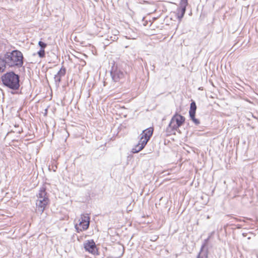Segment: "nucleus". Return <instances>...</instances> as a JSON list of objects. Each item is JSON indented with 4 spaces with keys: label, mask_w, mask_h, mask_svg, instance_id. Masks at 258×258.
<instances>
[{
    "label": "nucleus",
    "mask_w": 258,
    "mask_h": 258,
    "mask_svg": "<svg viewBox=\"0 0 258 258\" xmlns=\"http://www.w3.org/2000/svg\"><path fill=\"white\" fill-rule=\"evenodd\" d=\"M118 39V36H115V35H113L110 37V40L111 41H115L117 40Z\"/></svg>",
    "instance_id": "nucleus-21"
},
{
    "label": "nucleus",
    "mask_w": 258,
    "mask_h": 258,
    "mask_svg": "<svg viewBox=\"0 0 258 258\" xmlns=\"http://www.w3.org/2000/svg\"><path fill=\"white\" fill-rule=\"evenodd\" d=\"M64 74V69L61 68L58 72L57 75H55L54 79L56 82H59L60 81V77Z\"/></svg>",
    "instance_id": "nucleus-13"
},
{
    "label": "nucleus",
    "mask_w": 258,
    "mask_h": 258,
    "mask_svg": "<svg viewBox=\"0 0 258 258\" xmlns=\"http://www.w3.org/2000/svg\"><path fill=\"white\" fill-rule=\"evenodd\" d=\"M113 252L115 256L120 257L124 253V247L122 245H118L113 247Z\"/></svg>",
    "instance_id": "nucleus-9"
},
{
    "label": "nucleus",
    "mask_w": 258,
    "mask_h": 258,
    "mask_svg": "<svg viewBox=\"0 0 258 258\" xmlns=\"http://www.w3.org/2000/svg\"><path fill=\"white\" fill-rule=\"evenodd\" d=\"M187 5V0H180V8L186 9Z\"/></svg>",
    "instance_id": "nucleus-15"
},
{
    "label": "nucleus",
    "mask_w": 258,
    "mask_h": 258,
    "mask_svg": "<svg viewBox=\"0 0 258 258\" xmlns=\"http://www.w3.org/2000/svg\"><path fill=\"white\" fill-rule=\"evenodd\" d=\"M197 258H208L207 252L205 251L204 253H199Z\"/></svg>",
    "instance_id": "nucleus-17"
},
{
    "label": "nucleus",
    "mask_w": 258,
    "mask_h": 258,
    "mask_svg": "<svg viewBox=\"0 0 258 258\" xmlns=\"http://www.w3.org/2000/svg\"><path fill=\"white\" fill-rule=\"evenodd\" d=\"M111 76L114 82H119L123 79L124 74L120 70L115 69L111 71Z\"/></svg>",
    "instance_id": "nucleus-7"
},
{
    "label": "nucleus",
    "mask_w": 258,
    "mask_h": 258,
    "mask_svg": "<svg viewBox=\"0 0 258 258\" xmlns=\"http://www.w3.org/2000/svg\"><path fill=\"white\" fill-rule=\"evenodd\" d=\"M213 233L214 232L211 233L210 234V235L208 236V237L207 239L204 240L203 243L202 244V245L201 246L200 253H204L205 251H207V255H208V249L207 246L208 243V241L210 240V239Z\"/></svg>",
    "instance_id": "nucleus-10"
},
{
    "label": "nucleus",
    "mask_w": 258,
    "mask_h": 258,
    "mask_svg": "<svg viewBox=\"0 0 258 258\" xmlns=\"http://www.w3.org/2000/svg\"><path fill=\"white\" fill-rule=\"evenodd\" d=\"M5 57L2 58L0 56V72H3L6 69V65L7 64L6 62H5Z\"/></svg>",
    "instance_id": "nucleus-12"
},
{
    "label": "nucleus",
    "mask_w": 258,
    "mask_h": 258,
    "mask_svg": "<svg viewBox=\"0 0 258 258\" xmlns=\"http://www.w3.org/2000/svg\"><path fill=\"white\" fill-rule=\"evenodd\" d=\"M37 197V200L36 202L37 210L40 213H42L49 202L45 185L43 184L40 187Z\"/></svg>",
    "instance_id": "nucleus-3"
},
{
    "label": "nucleus",
    "mask_w": 258,
    "mask_h": 258,
    "mask_svg": "<svg viewBox=\"0 0 258 258\" xmlns=\"http://www.w3.org/2000/svg\"><path fill=\"white\" fill-rule=\"evenodd\" d=\"M119 32L117 30L113 31V35H115V36H117L118 35Z\"/></svg>",
    "instance_id": "nucleus-22"
},
{
    "label": "nucleus",
    "mask_w": 258,
    "mask_h": 258,
    "mask_svg": "<svg viewBox=\"0 0 258 258\" xmlns=\"http://www.w3.org/2000/svg\"><path fill=\"white\" fill-rule=\"evenodd\" d=\"M153 133V128L152 127H149L144 130L140 136V139L138 144L132 149V152L136 153L141 151L150 140Z\"/></svg>",
    "instance_id": "nucleus-4"
},
{
    "label": "nucleus",
    "mask_w": 258,
    "mask_h": 258,
    "mask_svg": "<svg viewBox=\"0 0 258 258\" xmlns=\"http://www.w3.org/2000/svg\"><path fill=\"white\" fill-rule=\"evenodd\" d=\"M3 84L5 86L14 90H17L20 87L19 76L13 72H8L1 77Z\"/></svg>",
    "instance_id": "nucleus-2"
},
{
    "label": "nucleus",
    "mask_w": 258,
    "mask_h": 258,
    "mask_svg": "<svg viewBox=\"0 0 258 258\" xmlns=\"http://www.w3.org/2000/svg\"><path fill=\"white\" fill-rule=\"evenodd\" d=\"M38 54L40 57H43L45 55V51L44 49H41L38 52Z\"/></svg>",
    "instance_id": "nucleus-19"
},
{
    "label": "nucleus",
    "mask_w": 258,
    "mask_h": 258,
    "mask_svg": "<svg viewBox=\"0 0 258 258\" xmlns=\"http://www.w3.org/2000/svg\"><path fill=\"white\" fill-rule=\"evenodd\" d=\"M191 119L192 120V121L195 123L196 125H198L200 124V122L199 119L195 118V115H194L193 117H190Z\"/></svg>",
    "instance_id": "nucleus-18"
},
{
    "label": "nucleus",
    "mask_w": 258,
    "mask_h": 258,
    "mask_svg": "<svg viewBox=\"0 0 258 258\" xmlns=\"http://www.w3.org/2000/svg\"><path fill=\"white\" fill-rule=\"evenodd\" d=\"M5 61L11 68H19L23 65V55L22 53L18 50H15L5 54Z\"/></svg>",
    "instance_id": "nucleus-1"
},
{
    "label": "nucleus",
    "mask_w": 258,
    "mask_h": 258,
    "mask_svg": "<svg viewBox=\"0 0 258 258\" xmlns=\"http://www.w3.org/2000/svg\"><path fill=\"white\" fill-rule=\"evenodd\" d=\"M185 11H186V9H184V11H183V8H180L179 11L180 12L181 14H180V15H178V18L179 20H180L184 16Z\"/></svg>",
    "instance_id": "nucleus-16"
},
{
    "label": "nucleus",
    "mask_w": 258,
    "mask_h": 258,
    "mask_svg": "<svg viewBox=\"0 0 258 258\" xmlns=\"http://www.w3.org/2000/svg\"><path fill=\"white\" fill-rule=\"evenodd\" d=\"M84 247L86 251L90 253H95L96 250V246L93 240H87L84 243Z\"/></svg>",
    "instance_id": "nucleus-8"
},
{
    "label": "nucleus",
    "mask_w": 258,
    "mask_h": 258,
    "mask_svg": "<svg viewBox=\"0 0 258 258\" xmlns=\"http://www.w3.org/2000/svg\"><path fill=\"white\" fill-rule=\"evenodd\" d=\"M185 121V118L179 114H175L171 119L169 124V127L173 130L177 129Z\"/></svg>",
    "instance_id": "nucleus-6"
},
{
    "label": "nucleus",
    "mask_w": 258,
    "mask_h": 258,
    "mask_svg": "<svg viewBox=\"0 0 258 258\" xmlns=\"http://www.w3.org/2000/svg\"><path fill=\"white\" fill-rule=\"evenodd\" d=\"M79 221V225L77 224L75 225V228L78 232L88 229L90 224V218L88 214L82 215Z\"/></svg>",
    "instance_id": "nucleus-5"
},
{
    "label": "nucleus",
    "mask_w": 258,
    "mask_h": 258,
    "mask_svg": "<svg viewBox=\"0 0 258 258\" xmlns=\"http://www.w3.org/2000/svg\"><path fill=\"white\" fill-rule=\"evenodd\" d=\"M57 162H52V164L49 165L48 166V169L50 171H55L57 169V165H56Z\"/></svg>",
    "instance_id": "nucleus-14"
},
{
    "label": "nucleus",
    "mask_w": 258,
    "mask_h": 258,
    "mask_svg": "<svg viewBox=\"0 0 258 258\" xmlns=\"http://www.w3.org/2000/svg\"><path fill=\"white\" fill-rule=\"evenodd\" d=\"M197 109V106L195 102H192L190 105V110L189 111V116L193 117L195 115L196 111Z\"/></svg>",
    "instance_id": "nucleus-11"
},
{
    "label": "nucleus",
    "mask_w": 258,
    "mask_h": 258,
    "mask_svg": "<svg viewBox=\"0 0 258 258\" xmlns=\"http://www.w3.org/2000/svg\"><path fill=\"white\" fill-rule=\"evenodd\" d=\"M38 44L42 49H44L46 46V44L42 41H39Z\"/></svg>",
    "instance_id": "nucleus-20"
}]
</instances>
